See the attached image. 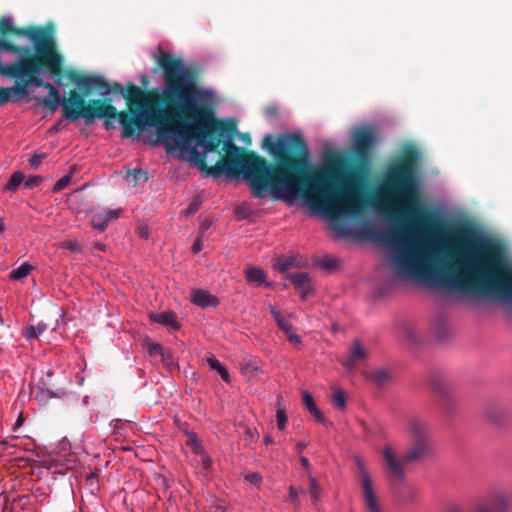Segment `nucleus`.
<instances>
[{"label": "nucleus", "instance_id": "nucleus-1", "mask_svg": "<svg viewBox=\"0 0 512 512\" xmlns=\"http://www.w3.org/2000/svg\"><path fill=\"white\" fill-rule=\"evenodd\" d=\"M158 64L164 71L165 94L176 95L181 103V113L192 119V122L185 125L157 126V142L162 143L169 153L192 162L209 176L242 177L258 198L268 193L273 199L285 201L289 205L301 199L311 214L319 215L329 223L337 237L352 234L353 222L362 215L365 208L364 196L355 184H345L335 193L331 184L324 181L323 177H317L309 180L307 187L302 190L301 183L283 168H271L263 158L243 154L230 141L225 144L226 157L208 167L205 157L214 150L208 138L217 128L212 109L215 92L208 88H198L188 79L182 61L166 52L160 53Z\"/></svg>", "mask_w": 512, "mask_h": 512}, {"label": "nucleus", "instance_id": "nucleus-2", "mask_svg": "<svg viewBox=\"0 0 512 512\" xmlns=\"http://www.w3.org/2000/svg\"><path fill=\"white\" fill-rule=\"evenodd\" d=\"M390 265L398 278L446 288L463 294L500 293L512 300V275L505 277L498 252L490 244L476 243L472 249L438 267L425 243L393 237Z\"/></svg>", "mask_w": 512, "mask_h": 512}, {"label": "nucleus", "instance_id": "nucleus-3", "mask_svg": "<svg viewBox=\"0 0 512 512\" xmlns=\"http://www.w3.org/2000/svg\"><path fill=\"white\" fill-rule=\"evenodd\" d=\"M35 50L36 56L28 57L27 50L11 47L0 38V75L21 82L9 88L0 87V105L29 98L32 89L43 86L48 95L36 99L39 105L51 112L61 105L64 117L72 121L82 117L89 123L95 118H106L105 124L109 127V120L117 117L114 106L106 105L100 100H93L85 105L76 91H72L69 99L65 100L51 83H43L41 76L46 72L60 85L62 57L55 51L53 42L36 38Z\"/></svg>", "mask_w": 512, "mask_h": 512}, {"label": "nucleus", "instance_id": "nucleus-4", "mask_svg": "<svg viewBox=\"0 0 512 512\" xmlns=\"http://www.w3.org/2000/svg\"><path fill=\"white\" fill-rule=\"evenodd\" d=\"M125 98L129 110L135 115L130 116L127 112L118 115L124 138L133 136L138 129L152 126L155 121H162L167 114V111H156L152 98L137 86L130 87Z\"/></svg>", "mask_w": 512, "mask_h": 512}, {"label": "nucleus", "instance_id": "nucleus-5", "mask_svg": "<svg viewBox=\"0 0 512 512\" xmlns=\"http://www.w3.org/2000/svg\"><path fill=\"white\" fill-rule=\"evenodd\" d=\"M408 433L412 439V446L404 456V461H416L427 455L431 449V439L427 423L418 418H411L408 422ZM383 458L389 468L390 474L396 479L404 475L403 459L399 458L395 449L387 445L383 449Z\"/></svg>", "mask_w": 512, "mask_h": 512}, {"label": "nucleus", "instance_id": "nucleus-6", "mask_svg": "<svg viewBox=\"0 0 512 512\" xmlns=\"http://www.w3.org/2000/svg\"><path fill=\"white\" fill-rule=\"evenodd\" d=\"M389 179L393 182L390 188V200L387 209L395 214H416L419 208L417 185L413 172L408 165L392 167Z\"/></svg>", "mask_w": 512, "mask_h": 512}, {"label": "nucleus", "instance_id": "nucleus-7", "mask_svg": "<svg viewBox=\"0 0 512 512\" xmlns=\"http://www.w3.org/2000/svg\"><path fill=\"white\" fill-rule=\"evenodd\" d=\"M265 146L271 155L286 167H293L305 160L308 150L304 141L297 135H284L265 138Z\"/></svg>", "mask_w": 512, "mask_h": 512}, {"label": "nucleus", "instance_id": "nucleus-8", "mask_svg": "<svg viewBox=\"0 0 512 512\" xmlns=\"http://www.w3.org/2000/svg\"><path fill=\"white\" fill-rule=\"evenodd\" d=\"M359 468L358 479L363 496L364 506L367 512H383L378 496L375 491L374 483L366 470L363 461L360 458L355 459Z\"/></svg>", "mask_w": 512, "mask_h": 512}, {"label": "nucleus", "instance_id": "nucleus-9", "mask_svg": "<svg viewBox=\"0 0 512 512\" xmlns=\"http://www.w3.org/2000/svg\"><path fill=\"white\" fill-rule=\"evenodd\" d=\"M69 78L78 90L86 95L92 91H97L101 96H106L111 91L109 84L101 76L70 73Z\"/></svg>", "mask_w": 512, "mask_h": 512}, {"label": "nucleus", "instance_id": "nucleus-10", "mask_svg": "<svg viewBox=\"0 0 512 512\" xmlns=\"http://www.w3.org/2000/svg\"><path fill=\"white\" fill-rule=\"evenodd\" d=\"M510 499L502 490L490 493L484 500L478 502L473 512H508Z\"/></svg>", "mask_w": 512, "mask_h": 512}, {"label": "nucleus", "instance_id": "nucleus-11", "mask_svg": "<svg viewBox=\"0 0 512 512\" xmlns=\"http://www.w3.org/2000/svg\"><path fill=\"white\" fill-rule=\"evenodd\" d=\"M377 142L374 129L371 126H360L353 130V145L355 151L364 157Z\"/></svg>", "mask_w": 512, "mask_h": 512}, {"label": "nucleus", "instance_id": "nucleus-12", "mask_svg": "<svg viewBox=\"0 0 512 512\" xmlns=\"http://www.w3.org/2000/svg\"><path fill=\"white\" fill-rule=\"evenodd\" d=\"M366 356L367 353L361 343L358 340H354L350 351L342 360V365L347 371L352 372L357 367V364L364 360Z\"/></svg>", "mask_w": 512, "mask_h": 512}, {"label": "nucleus", "instance_id": "nucleus-13", "mask_svg": "<svg viewBox=\"0 0 512 512\" xmlns=\"http://www.w3.org/2000/svg\"><path fill=\"white\" fill-rule=\"evenodd\" d=\"M286 278L291 281L302 299H305L312 292L311 279L308 273H291L287 274Z\"/></svg>", "mask_w": 512, "mask_h": 512}, {"label": "nucleus", "instance_id": "nucleus-14", "mask_svg": "<svg viewBox=\"0 0 512 512\" xmlns=\"http://www.w3.org/2000/svg\"><path fill=\"white\" fill-rule=\"evenodd\" d=\"M119 214V209H100L93 211L91 216V224L96 229L104 230L110 220L118 218Z\"/></svg>", "mask_w": 512, "mask_h": 512}, {"label": "nucleus", "instance_id": "nucleus-15", "mask_svg": "<svg viewBox=\"0 0 512 512\" xmlns=\"http://www.w3.org/2000/svg\"><path fill=\"white\" fill-rule=\"evenodd\" d=\"M150 319L153 322L166 327L170 331H176L180 328L177 316L173 312L154 313L150 315Z\"/></svg>", "mask_w": 512, "mask_h": 512}, {"label": "nucleus", "instance_id": "nucleus-16", "mask_svg": "<svg viewBox=\"0 0 512 512\" xmlns=\"http://www.w3.org/2000/svg\"><path fill=\"white\" fill-rule=\"evenodd\" d=\"M191 301L202 308L215 306L217 304V299L215 296H213L206 290L201 289H195L192 291Z\"/></svg>", "mask_w": 512, "mask_h": 512}, {"label": "nucleus", "instance_id": "nucleus-17", "mask_svg": "<svg viewBox=\"0 0 512 512\" xmlns=\"http://www.w3.org/2000/svg\"><path fill=\"white\" fill-rule=\"evenodd\" d=\"M245 276L250 284L254 285H265L267 287H272V283L266 282V274L263 269L258 267H250L246 269Z\"/></svg>", "mask_w": 512, "mask_h": 512}, {"label": "nucleus", "instance_id": "nucleus-18", "mask_svg": "<svg viewBox=\"0 0 512 512\" xmlns=\"http://www.w3.org/2000/svg\"><path fill=\"white\" fill-rule=\"evenodd\" d=\"M302 265V259L297 255L278 257L274 263V268L280 272H286L290 268Z\"/></svg>", "mask_w": 512, "mask_h": 512}, {"label": "nucleus", "instance_id": "nucleus-19", "mask_svg": "<svg viewBox=\"0 0 512 512\" xmlns=\"http://www.w3.org/2000/svg\"><path fill=\"white\" fill-rule=\"evenodd\" d=\"M302 399L306 409L315 417L316 421L321 424H326V419L316 406L312 395L307 391H303Z\"/></svg>", "mask_w": 512, "mask_h": 512}, {"label": "nucleus", "instance_id": "nucleus-20", "mask_svg": "<svg viewBox=\"0 0 512 512\" xmlns=\"http://www.w3.org/2000/svg\"><path fill=\"white\" fill-rule=\"evenodd\" d=\"M269 311L272 314L279 329H281L286 335L294 331L293 325L285 316L282 315L279 310L276 309L275 306L269 305Z\"/></svg>", "mask_w": 512, "mask_h": 512}, {"label": "nucleus", "instance_id": "nucleus-21", "mask_svg": "<svg viewBox=\"0 0 512 512\" xmlns=\"http://www.w3.org/2000/svg\"><path fill=\"white\" fill-rule=\"evenodd\" d=\"M48 328V325L44 322H39L37 325H28L23 331V336L28 340L32 341L37 339L43 332Z\"/></svg>", "mask_w": 512, "mask_h": 512}, {"label": "nucleus", "instance_id": "nucleus-22", "mask_svg": "<svg viewBox=\"0 0 512 512\" xmlns=\"http://www.w3.org/2000/svg\"><path fill=\"white\" fill-rule=\"evenodd\" d=\"M194 452L196 454V461L202 465L203 470L207 471L212 466L211 458L203 451L200 444H195Z\"/></svg>", "mask_w": 512, "mask_h": 512}, {"label": "nucleus", "instance_id": "nucleus-23", "mask_svg": "<svg viewBox=\"0 0 512 512\" xmlns=\"http://www.w3.org/2000/svg\"><path fill=\"white\" fill-rule=\"evenodd\" d=\"M147 180V174L142 169H134L129 171L126 175V181L129 185L135 186L138 182H145Z\"/></svg>", "mask_w": 512, "mask_h": 512}, {"label": "nucleus", "instance_id": "nucleus-24", "mask_svg": "<svg viewBox=\"0 0 512 512\" xmlns=\"http://www.w3.org/2000/svg\"><path fill=\"white\" fill-rule=\"evenodd\" d=\"M32 266L28 263H23L18 268L13 269L10 272V278L13 280H20L28 276L31 272Z\"/></svg>", "mask_w": 512, "mask_h": 512}, {"label": "nucleus", "instance_id": "nucleus-25", "mask_svg": "<svg viewBox=\"0 0 512 512\" xmlns=\"http://www.w3.org/2000/svg\"><path fill=\"white\" fill-rule=\"evenodd\" d=\"M309 495L313 503H317L320 500L321 488L317 483L316 479L312 476L309 477Z\"/></svg>", "mask_w": 512, "mask_h": 512}, {"label": "nucleus", "instance_id": "nucleus-26", "mask_svg": "<svg viewBox=\"0 0 512 512\" xmlns=\"http://www.w3.org/2000/svg\"><path fill=\"white\" fill-rule=\"evenodd\" d=\"M23 180V175L20 172H15L11 175L8 182L5 184L6 191H15Z\"/></svg>", "mask_w": 512, "mask_h": 512}, {"label": "nucleus", "instance_id": "nucleus-27", "mask_svg": "<svg viewBox=\"0 0 512 512\" xmlns=\"http://www.w3.org/2000/svg\"><path fill=\"white\" fill-rule=\"evenodd\" d=\"M332 398H333L334 405L338 409L343 410L345 408V406H346V394H345V392L343 390L338 389V390L334 391V393L332 395Z\"/></svg>", "mask_w": 512, "mask_h": 512}, {"label": "nucleus", "instance_id": "nucleus-28", "mask_svg": "<svg viewBox=\"0 0 512 512\" xmlns=\"http://www.w3.org/2000/svg\"><path fill=\"white\" fill-rule=\"evenodd\" d=\"M287 420H288V418H287V414H286V409L284 407H279L276 412V422H277V428L280 431L285 430L286 425H287Z\"/></svg>", "mask_w": 512, "mask_h": 512}, {"label": "nucleus", "instance_id": "nucleus-29", "mask_svg": "<svg viewBox=\"0 0 512 512\" xmlns=\"http://www.w3.org/2000/svg\"><path fill=\"white\" fill-rule=\"evenodd\" d=\"M324 175L328 179H340L341 178V169L337 166H327L324 168Z\"/></svg>", "mask_w": 512, "mask_h": 512}, {"label": "nucleus", "instance_id": "nucleus-30", "mask_svg": "<svg viewBox=\"0 0 512 512\" xmlns=\"http://www.w3.org/2000/svg\"><path fill=\"white\" fill-rule=\"evenodd\" d=\"M71 178H72L71 174H67V175L63 176L61 179H59L56 182V184L53 187V191L59 192L62 189H64L70 183Z\"/></svg>", "mask_w": 512, "mask_h": 512}, {"label": "nucleus", "instance_id": "nucleus-31", "mask_svg": "<svg viewBox=\"0 0 512 512\" xmlns=\"http://www.w3.org/2000/svg\"><path fill=\"white\" fill-rule=\"evenodd\" d=\"M373 378L377 383L383 384L389 380L390 374L386 370H378L374 373Z\"/></svg>", "mask_w": 512, "mask_h": 512}, {"label": "nucleus", "instance_id": "nucleus-32", "mask_svg": "<svg viewBox=\"0 0 512 512\" xmlns=\"http://www.w3.org/2000/svg\"><path fill=\"white\" fill-rule=\"evenodd\" d=\"M13 21L9 16L0 19V31L6 33L12 29Z\"/></svg>", "mask_w": 512, "mask_h": 512}, {"label": "nucleus", "instance_id": "nucleus-33", "mask_svg": "<svg viewBox=\"0 0 512 512\" xmlns=\"http://www.w3.org/2000/svg\"><path fill=\"white\" fill-rule=\"evenodd\" d=\"M206 362L212 370L217 372H219L224 367L214 355H210L206 359Z\"/></svg>", "mask_w": 512, "mask_h": 512}, {"label": "nucleus", "instance_id": "nucleus-34", "mask_svg": "<svg viewBox=\"0 0 512 512\" xmlns=\"http://www.w3.org/2000/svg\"><path fill=\"white\" fill-rule=\"evenodd\" d=\"M245 480L251 484L257 485L261 482L262 477L257 472H248L245 474Z\"/></svg>", "mask_w": 512, "mask_h": 512}, {"label": "nucleus", "instance_id": "nucleus-35", "mask_svg": "<svg viewBox=\"0 0 512 512\" xmlns=\"http://www.w3.org/2000/svg\"><path fill=\"white\" fill-rule=\"evenodd\" d=\"M61 247L71 251H79V244L77 241H65L61 244Z\"/></svg>", "mask_w": 512, "mask_h": 512}, {"label": "nucleus", "instance_id": "nucleus-36", "mask_svg": "<svg viewBox=\"0 0 512 512\" xmlns=\"http://www.w3.org/2000/svg\"><path fill=\"white\" fill-rule=\"evenodd\" d=\"M286 336H287L288 341L295 345H300L302 343L301 337L299 335H297L294 331H292L291 333H289Z\"/></svg>", "mask_w": 512, "mask_h": 512}, {"label": "nucleus", "instance_id": "nucleus-37", "mask_svg": "<svg viewBox=\"0 0 512 512\" xmlns=\"http://www.w3.org/2000/svg\"><path fill=\"white\" fill-rule=\"evenodd\" d=\"M148 352L150 354H162V347L159 344L156 343H149L148 344Z\"/></svg>", "mask_w": 512, "mask_h": 512}, {"label": "nucleus", "instance_id": "nucleus-38", "mask_svg": "<svg viewBox=\"0 0 512 512\" xmlns=\"http://www.w3.org/2000/svg\"><path fill=\"white\" fill-rule=\"evenodd\" d=\"M44 158V155L43 154H35L33 155L30 160H29V163L32 167H36L37 165L40 164V162L42 161V159Z\"/></svg>", "mask_w": 512, "mask_h": 512}, {"label": "nucleus", "instance_id": "nucleus-39", "mask_svg": "<svg viewBox=\"0 0 512 512\" xmlns=\"http://www.w3.org/2000/svg\"><path fill=\"white\" fill-rule=\"evenodd\" d=\"M199 204L196 202H193L189 205L188 208L185 209L184 213L186 216H189L191 214H194L198 209Z\"/></svg>", "mask_w": 512, "mask_h": 512}, {"label": "nucleus", "instance_id": "nucleus-40", "mask_svg": "<svg viewBox=\"0 0 512 512\" xmlns=\"http://www.w3.org/2000/svg\"><path fill=\"white\" fill-rule=\"evenodd\" d=\"M203 249V243L200 238H197L192 246L193 253H199Z\"/></svg>", "mask_w": 512, "mask_h": 512}, {"label": "nucleus", "instance_id": "nucleus-41", "mask_svg": "<svg viewBox=\"0 0 512 512\" xmlns=\"http://www.w3.org/2000/svg\"><path fill=\"white\" fill-rule=\"evenodd\" d=\"M289 498L292 502L297 503L298 492L293 486L289 488Z\"/></svg>", "mask_w": 512, "mask_h": 512}, {"label": "nucleus", "instance_id": "nucleus-42", "mask_svg": "<svg viewBox=\"0 0 512 512\" xmlns=\"http://www.w3.org/2000/svg\"><path fill=\"white\" fill-rule=\"evenodd\" d=\"M218 373L220 374L221 378L225 382H227V383L230 382V376H229V373H228L227 369L225 368V366Z\"/></svg>", "mask_w": 512, "mask_h": 512}, {"label": "nucleus", "instance_id": "nucleus-43", "mask_svg": "<svg viewBox=\"0 0 512 512\" xmlns=\"http://www.w3.org/2000/svg\"><path fill=\"white\" fill-rule=\"evenodd\" d=\"M139 234H140V236L142 238H147L148 237V229H147V227L140 228Z\"/></svg>", "mask_w": 512, "mask_h": 512}, {"label": "nucleus", "instance_id": "nucleus-44", "mask_svg": "<svg viewBox=\"0 0 512 512\" xmlns=\"http://www.w3.org/2000/svg\"><path fill=\"white\" fill-rule=\"evenodd\" d=\"M300 461H301L302 466L305 469H308V467H309V460L306 457H301Z\"/></svg>", "mask_w": 512, "mask_h": 512}, {"label": "nucleus", "instance_id": "nucleus-45", "mask_svg": "<svg viewBox=\"0 0 512 512\" xmlns=\"http://www.w3.org/2000/svg\"><path fill=\"white\" fill-rule=\"evenodd\" d=\"M408 232H409V235H420L421 234L419 229H415L413 227L409 228Z\"/></svg>", "mask_w": 512, "mask_h": 512}, {"label": "nucleus", "instance_id": "nucleus-46", "mask_svg": "<svg viewBox=\"0 0 512 512\" xmlns=\"http://www.w3.org/2000/svg\"><path fill=\"white\" fill-rule=\"evenodd\" d=\"M213 512V511H210ZM214 512H225V508L221 505H217L214 507Z\"/></svg>", "mask_w": 512, "mask_h": 512}, {"label": "nucleus", "instance_id": "nucleus-47", "mask_svg": "<svg viewBox=\"0 0 512 512\" xmlns=\"http://www.w3.org/2000/svg\"><path fill=\"white\" fill-rule=\"evenodd\" d=\"M297 448H298L299 451H302V450H304L306 448V444L303 443V442H299L297 444Z\"/></svg>", "mask_w": 512, "mask_h": 512}, {"label": "nucleus", "instance_id": "nucleus-48", "mask_svg": "<svg viewBox=\"0 0 512 512\" xmlns=\"http://www.w3.org/2000/svg\"><path fill=\"white\" fill-rule=\"evenodd\" d=\"M242 140L244 141V143L249 144L250 143L249 135H247V134L243 135Z\"/></svg>", "mask_w": 512, "mask_h": 512}, {"label": "nucleus", "instance_id": "nucleus-49", "mask_svg": "<svg viewBox=\"0 0 512 512\" xmlns=\"http://www.w3.org/2000/svg\"><path fill=\"white\" fill-rule=\"evenodd\" d=\"M4 230V223L0 221V233Z\"/></svg>", "mask_w": 512, "mask_h": 512}, {"label": "nucleus", "instance_id": "nucleus-50", "mask_svg": "<svg viewBox=\"0 0 512 512\" xmlns=\"http://www.w3.org/2000/svg\"><path fill=\"white\" fill-rule=\"evenodd\" d=\"M265 443H266V444L271 443V440H270V438H269V437H267V438L265 439Z\"/></svg>", "mask_w": 512, "mask_h": 512}, {"label": "nucleus", "instance_id": "nucleus-51", "mask_svg": "<svg viewBox=\"0 0 512 512\" xmlns=\"http://www.w3.org/2000/svg\"><path fill=\"white\" fill-rule=\"evenodd\" d=\"M25 186H26V187H30V186H31L30 182H26V183H25Z\"/></svg>", "mask_w": 512, "mask_h": 512}, {"label": "nucleus", "instance_id": "nucleus-52", "mask_svg": "<svg viewBox=\"0 0 512 512\" xmlns=\"http://www.w3.org/2000/svg\"><path fill=\"white\" fill-rule=\"evenodd\" d=\"M20 424H21V419L19 418V419L17 420V426H18V425H20Z\"/></svg>", "mask_w": 512, "mask_h": 512}, {"label": "nucleus", "instance_id": "nucleus-53", "mask_svg": "<svg viewBox=\"0 0 512 512\" xmlns=\"http://www.w3.org/2000/svg\"><path fill=\"white\" fill-rule=\"evenodd\" d=\"M34 183H37V180H34V181H31V185L34 184Z\"/></svg>", "mask_w": 512, "mask_h": 512}, {"label": "nucleus", "instance_id": "nucleus-54", "mask_svg": "<svg viewBox=\"0 0 512 512\" xmlns=\"http://www.w3.org/2000/svg\"><path fill=\"white\" fill-rule=\"evenodd\" d=\"M34 183H37V180H34V181H31V185L34 184Z\"/></svg>", "mask_w": 512, "mask_h": 512}]
</instances>
